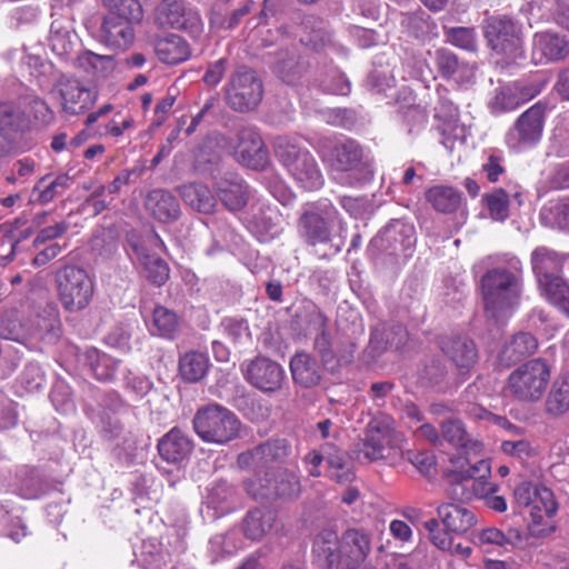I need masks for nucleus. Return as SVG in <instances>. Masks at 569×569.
Listing matches in <instances>:
<instances>
[{"mask_svg": "<svg viewBox=\"0 0 569 569\" xmlns=\"http://www.w3.org/2000/svg\"><path fill=\"white\" fill-rule=\"evenodd\" d=\"M522 288V268L519 260L488 270L481 277L487 317L499 321L509 316L520 303Z\"/></svg>", "mask_w": 569, "mask_h": 569, "instance_id": "obj_1", "label": "nucleus"}, {"mask_svg": "<svg viewBox=\"0 0 569 569\" xmlns=\"http://www.w3.org/2000/svg\"><path fill=\"white\" fill-rule=\"evenodd\" d=\"M405 437L395 428V421L388 416L372 419L358 446V458L369 462L386 460L396 463L403 457Z\"/></svg>", "mask_w": 569, "mask_h": 569, "instance_id": "obj_2", "label": "nucleus"}, {"mask_svg": "<svg viewBox=\"0 0 569 569\" xmlns=\"http://www.w3.org/2000/svg\"><path fill=\"white\" fill-rule=\"evenodd\" d=\"M438 518L422 523L428 538L440 550H451L452 535L463 536L477 525L476 513L456 502H442L437 507Z\"/></svg>", "mask_w": 569, "mask_h": 569, "instance_id": "obj_3", "label": "nucleus"}, {"mask_svg": "<svg viewBox=\"0 0 569 569\" xmlns=\"http://www.w3.org/2000/svg\"><path fill=\"white\" fill-rule=\"evenodd\" d=\"M192 425L198 437L208 443L226 445L240 436L241 421L228 408L213 403L197 410Z\"/></svg>", "mask_w": 569, "mask_h": 569, "instance_id": "obj_4", "label": "nucleus"}, {"mask_svg": "<svg viewBox=\"0 0 569 569\" xmlns=\"http://www.w3.org/2000/svg\"><path fill=\"white\" fill-rule=\"evenodd\" d=\"M551 377V365L543 358H535L518 366L508 377L507 391L520 402L539 401Z\"/></svg>", "mask_w": 569, "mask_h": 569, "instance_id": "obj_5", "label": "nucleus"}, {"mask_svg": "<svg viewBox=\"0 0 569 569\" xmlns=\"http://www.w3.org/2000/svg\"><path fill=\"white\" fill-rule=\"evenodd\" d=\"M274 151L279 161L302 189L311 191L323 186L320 168L308 150L280 138L276 143Z\"/></svg>", "mask_w": 569, "mask_h": 569, "instance_id": "obj_6", "label": "nucleus"}, {"mask_svg": "<svg viewBox=\"0 0 569 569\" xmlns=\"http://www.w3.org/2000/svg\"><path fill=\"white\" fill-rule=\"evenodd\" d=\"M343 229L339 212L329 199L307 203L298 220V230L301 238L309 246L327 243L331 239L335 224Z\"/></svg>", "mask_w": 569, "mask_h": 569, "instance_id": "obj_7", "label": "nucleus"}, {"mask_svg": "<svg viewBox=\"0 0 569 569\" xmlns=\"http://www.w3.org/2000/svg\"><path fill=\"white\" fill-rule=\"evenodd\" d=\"M326 158L331 170L342 174V184L353 187L372 178L370 164L363 160V150L356 140L346 139L333 143Z\"/></svg>", "mask_w": 569, "mask_h": 569, "instance_id": "obj_8", "label": "nucleus"}, {"mask_svg": "<svg viewBox=\"0 0 569 569\" xmlns=\"http://www.w3.org/2000/svg\"><path fill=\"white\" fill-rule=\"evenodd\" d=\"M244 489L254 500L291 499L301 490L299 477L287 468H270L244 481Z\"/></svg>", "mask_w": 569, "mask_h": 569, "instance_id": "obj_9", "label": "nucleus"}, {"mask_svg": "<svg viewBox=\"0 0 569 569\" xmlns=\"http://www.w3.org/2000/svg\"><path fill=\"white\" fill-rule=\"evenodd\" d=\"M56 283L61 306L69 312L86 309L93 297V281L83 268L66 266L57 271Z\"/></svg>", "mask_w": 569, "mask_h": 569, "instance_id": "obj_10", "label": "nucleus"}, {"mask_svg": "<svg viewBox=\"0 0 569 569\" xmlns=\"http://www.w3.org/2000/svg\"><path fill=\"white\" fill-rule=\"evenodd\" d=\"M263 97V83L260 77L247 67L237 68L224 86L226 103L234 111L254 110Z\"/></svg>", "mask_w": 569, "mask_h": 569, "instance_id": "obj_11", "label": "nucleus"}, {"mask_svg": "<svg viewBox=\"0 0 569 569\" xmlns=\"http://www.w3.org/2000/svg\"><path fill=\"white\" fill-rule=\"evenodd\" d=\"M485 38L489 47L506 58V63L522 58V41L519 28L507 17H490L483 27Z\"/></svg>", "mask_w": 569, "mask_h": 569, "instance_id": "obj_12", "label": "nucleus"}, {"mask_svg": "<svg viewBox=\"0 0 569 569\" xmlns=\"http://www.w3.org/2000/svg\"><path fill=\"white\" fill-rule=\"evenodd\" d=\"M83 24L99 42L112 49H127L134 39L133 23L116 16L92 14Z\"/></svg>", "mask_w": 569, "mask_h": 569, "instance_id": "obj_13", "label": "nucleus"}, {"mask_svg": "<svg viewBox=\"0 0 569 569\" xmlns=\"http://www.w3.org/2000/svg\"><path fill=\"white\" fill-rule=\"evenodd\" d=\"M156 22L162 28H172L199 38L203 32L200 13L183 0H162L156 10Z\"/></svg>", "mask_w": 569, "mask_h": 569, "instance_id": "obj_14", "label": "nucleus"}, {"mask_svg": "<svg viewBox=\"0 0 569 569\" xmlns=\"http://www.w3.org/2000/svg\"><path fill=\"white\" fill-rule=\"evenodd\" d=\"M417 242L412 223L401 219L391 220L372 240L371 247L389 256L409 257Z\"/></svg>", "mask_w": 569, "mask_h": 569, "instance_id": "obj_15", "label": "nucleus"}, {"mask_svg": "<svg viewBox=\"0 0 569 569\" xmlns=\"http://www.w3.org/2000/svg\"><path fill=\"white\" fill-rule=\"evenodd\" d=\"M243 377L248 383L263 393L279 391L286 380L283 368L267 357H256L242 365Z\"/></svg>", "mask_w": 569, "mask_h": 569, "instance_id": "obj_16", "label": "nucleus"}, {"mask_svg": "<svg viewBox=\"0 0 569 569\" xmlns=\"http://www.w3.org/2000/svg\"><path fill=\"white\" fill-rule=\"evenodd\" d=\"M530 507L531 520L528 523L530 536L543 538L555 532L556 526L551 518L558 510V503L553 492L547 487L540 486L536 490V497Z\"/></svg>", "mask_w": 569, "mask_h": 569, "instance_id": "obj_17", "label": "nucleus"}, {"mask_svg": "<svg viewBox=\"0 0 569 569\" xmlns=\"http://www.w3.org/2000/svg\"><path fill=\"white\" fill-rule=\"evenodd\" d=\"M237 138L238 161L251 169H263L269 162V151L257 128L242 126L237 131Z\"/></svg>", "mask_w": 569, "mask_h": 569, "instance_id": "obj_18", "label": "nucleus"}, {"mask_svg": "<svg viewBox=\"0 0 569 569\" xmlns=\"http://www.w3.org/2000/svg\"><path fill=\"white\" fill-rule=\"evenodd\" d=\"M545 114V104L537 102L531 106L515 122L513 128L508 133V142L512 147L536 143L542 134Z\"/></svg>", "mask_w": 569, "mask_h": 569, "instance_id": "obj_19", "label": "nucleus"}, {"mask_svg": "<svg viewBox=\"0 0 569 569\" xmlns=\"http://www.w3.org/2000/svg\"><path fill=\"white\" fill-rule=\"evenodd\" d=\"M32 128V119L16 101L0 102V138L8 143L20 140Z\"/></svg>", "mask_w": 569, "mask_h": 569, "instance_id": "obj_20", "label": "nucleus"}, {"mask_svg": "<svg viewBox=\"0 0 569 569\" xmlns=\"http://www.w3.org/2000/svg\"><path fill=\"white\" fill-rule=\"evenodd\" d=\"M343 569H359L371 551L372 535L362 528H350L340 537Z\"/></svg>", "mask_w": 569, "mask_h": 569, "instance_id": "obj_21", "label": "nucleus"}, {"mask_svg": "<svg viewBox=\"0 0 569 569\" xmlns=\"http://www.w3.org/2000/svg\"><path fill=\"white\" fill-rule=\"evenodd\" d=\"M340 537L335 530L323 529L312 542V563L320 569H343Z\"/></svg>", "mask_w": 569, "mask_h": 569, "instance_id": "obj_22", "label": "nucleus"}, {"mask_svg": "<svg viewBox=\"0 0 569 569\" xmlns=\"http://www.w3.org/2000/svg\"><path fill=\"white\" fill-rule=\"evenodd\" d=\"M442 353L461 372L467 373L476 365L478 350L466 336H443L439 341Z\"/></svg>", "mask_w": 569, "mask_h": 569, "instance_id": "obj_23", "label": "nucleus"}, {"mask_svg": "<svg viewBox=\"0 0 569 569\" xmlns=\"http://www.w3.org/2000/svg\"><path fill=\"white\" fill-rule=\"evenodd\" d=\"M157 449L166 462L180 466L190 458L194 443L187 432L173 427L158 440Z\"/></svg>", "mask_w": 569, "mask_h": 569, "instance_id": "obj_24", "label": "nucleus"}, {"mask_svg": "<svg viewBox=\"0 0 569 569\" xmlns=\"http://www.w3.org/2000/svg\"><path fill=\"white\" fill-rule=\"evenodd\" d=\"M62 99V108L70 114H78L88 109L94 101L96 94L83 87L77 79L61 76L58 81Z\"/></svg>", "mask_w": 569, "mask_h": 569, "instance_id": "obj_25", "label": "nucleus"}, {"mask_svg": "<svg viewBox=\"0 0 569 569\" xmlns=\"http://www.w3.org/2000/svg\"><path fill=\"white\" fill-rule=\"evenodd\" d=\"M308 69L307 61L296 48L280 49L274 54L272 71L287 84H297Z\"/></svg>", "mask_w": 569, "mask_h": 569, "instance_id": "obj_26", "label": "nucleus"}, {"mask_svg": "<svg viewBox=\"0 0 569 569\" xmlns=\"http://www.w3.org/2000/svg\"><path fill=\"white\" fill-rule=\"evenodd\" d=\"M438 72L445 79H455L458 83H468L475 78V67L459 60L456 53L447 48H439L433 53Z\"/></svg>", "mask_w": 569, "mask_h": 569, "instance_id": "obj_27", "label": "nucleus"}, {"mask_svg": "<svg viewBox=\"0 0 569 569\" xmlns=\"http://www.w3.org/2000/svg\"><path fill=\"white\" fill-rule=\"evenodd\" d=\"M147 212L162 223L176 221L180 217V206L173 194L164 189L149 191L144 199Z\"/></svg>", "mask_w": 569, "mask_h": 569, "instance_id": "obj_28", "label": "nucleus"}, {"mask_svg": "<svg viewBox=\"0 0 569 569\" xmlns=\"http://www.w3.org/2000/svg\"><path fill=\"white\" fill-rule=\"evenodd\" d=\"M290 371L295 383L302 388L318 386L322 371L316 358L306 351L297 352L290 360Z\"/></svg>", "mask_w": 569, "mask_h": 569, "instance_id": "obj_29", "label": "nucleus"}, {"mask_svg": "<svg viewBox=\"0 0 569 569\" xmlns=\"http://www.w3.org/2000/svg\"><path fill=\"white\" fill-rule=\"evenodd\" d=\"M447 496L457 502H467L479 498L486 489V481L469 479L468 476H465V471H450L447 473Z\"/></svg>", "mask_w": 569, "mask_h": 569, "instance_id": "obj_30", "label": "nucleus"}, {"mask_svg": "<svg viewBox=\"0 0 569 569\" xmlns=\"http://www.w3.org/2000/svg\"><path fill=\"white\" fill-rule=\"evenodd\" d=\"M569 254H560L547 247H538L531 253L532 271L537 281H545L560 276L565 260Z\"/></svg>", "mask_w": 569, "mask_h": 569, "instance_id": "obj_31", "label": "nucleus"}, {"mask_svg": "<svg viewBox=\"0 0 569 569\" xmlns=\"http://www.w3.org/2000/svg\"><path fill=\"white\" fill-rule=\"evenodd\" d=\"M217 196L228 210L238 211L247 204L249 189L237 176L223 177L217 181Z\"/></svg>", "mask_w": 569, "mask_h": 569, "instance_id": "obj_32", "label": "nucleus"}, {"mask_svg": "<svg viewBox=\"0 0 569 569\" xmlns=\"http://www.w3.org/2000/svg\"><path fill=\"white\" fill-rule=\"evenodd\" d=\"M538 348V341L529 332L516 333L499 352L498 360L503 367L520 361L522 358L532 355Z\"/></svg>", "mask_w": 569, "mask_h": 569, "instance_id": "obj_33", "label": "nucleus"}, {"mask_svg": "<svg viewBox=\"0 0 569 569\" xmlns=\"http://www.w3.org/2000/svg\"><path fill=\"white\" fill-rule=\"evenodd\" d=\"M545 413L559 418L569 411V372L559 375L551 383L543 403Z\"/></svg>", "mask_w": 569, "mask_h": 569, "instance_id": "obj_34", "label": "nucleus"}, {"mask_svg": "<svg viewBox=\"0 0 569 569\" xmlns=\"http://www.w3.org/2000/svg\"><path fill=\"white\" fill-rule=\"evenodd\" d=\"M153 47L159 60L167 64H178L190 57L188 42L174 33L157 38Z\"/></svg>", "mask_w": 569, "mask_h": 569, "instance_id": "obj_35", "label": "nucleus"}, {"mask_svg": "<svg viewBox=\"0 0 569 569\" xmlns=\"http://www.w3.org/2000/svg\"><path fill=\"white\" fill-rule=\"evenodd\" d=\"M408 338L406 328L400 323H381L376 327L370 337L373 349L382 352L389 348L400 349Z\"/></svg>", "mask_w": 569, "mask_h": 569, "instance_id": "obj_36", "label": "nucleus"}, {"mask_svg": "<svg viewBox=\"0 0 569 569\" xmlns=\"http://www.w3.org/2000/svg\"><path fill=\"white\" fill-rule=\"evenodd\" d=\"M71 184L72 178L67 173L58 174L54 178L48 173L37 181L32 189V197L40 204H47L62 196Z\"/></svg>", "mask_w": 569, "mask_h": 569, "instance_id": "obj_37", "label": "nucleus"}, {"mask_svg": "<svg viewBox=\"0 0 569 569\" xmlns=\"http://www.w3.org/2000/svg\"><path fill=\"white\" fill-rule=\"evenodd\" d=\"M186 204L202 213H212L216 207V198L211 190L203 183L190 182L177 188Z\"/></svg>", "mask_w": 569, "mask_h": 569, "instance_id": "obj_38", "label": "nucleus"}, {"mask_svg": "<svg viewBox=\"0 0 569 569\" xmlns=\"http://www.w3.org/2000/svg\"><path fill=\"white\" fill-rule=\"evenodd\" d=\"M236 489L226 480L214 481L206 495V506L216 511V517L223 516L234 508Z\"/></svg>", "mask_w": 569, "mask_h": 569, "instance_id": "obj_39", "label": "nucleus"}, {"mask_svg": "<svg viewBox=\"0 0 569 569\" xmlns=\"http://www.w3.org/2000/svg\"><path fill=\"white\" fill-rule=\"evenodd\" d=\"M132 249L143 267L146 278L157 287L163 286L169 279L168 263L159 257L149 254L141 243H133Z\"/></svg>", "mask_w": 569, "mask_h": 569, "instance_id": "obj_40", "label": "nucleus"}, {"mask_svg": "<svg viewBox=\"0 0 569 569\" xmlns=\"http://www.w3.org/2000/svg\"><path fill=\"white\" fill-rule=\"evenodd\" d=\"M276 516L266 508L249 510L242 520V532L250 540H261L272 528Z\"/></svg>", "mask_w": 569, "mask_h": 569, "instance_id": "obj_41", "label": "nucleus"}, {"mask_svg": "<svg viewBox=\"0 0 569 569\" xmlns=\"http://www.w3.org/2000/svg\"><path fill=\"white\" fill-rule=\"evenodd\" d=\"M81 361L99 381L113 379L118 362L96 348H89L81 355Z\"/></svg>", "mask_w": 569, "mask_h": 569, "instance_id": "obj_42", "label": "nucleus"}, {"mask_svg": "<svg viewBox=\"0 0 569 569\" xmlns=\"http://www.w3.org/2000/svg\"><path fill=\"white\" fill-rule=\"evenodd\" d=\"M210 361L206 353L200 351L186 352L179 359V373L186 382H198L207 375Z\"/></svg>", "mask_w": 569, "mask_h": 569, "instance_id": "obj_43", "label": "nucleus"}, {"mask_svg": "<svg viewBox=\"0 0 569 569\" xmlns=\"http://www.w3.org/2000/svg\"><path fill=\"white\" fill-rule=\"evenodd\" d=\"M427 201L442 213L455 212L461 204V193L448 186H435L426 192Z\"/></svg>", "mask_w": 569, "mask_h": 569, "instance_id": "obj_44", "label": "nucleus"}, {"mask_svg": "<svg viewBox=\"0 0 569 569\" xmlns=\"http://www.w3.org/2000/svg\"><path fill=\"white\" fill-rule=\"evenodd\" d=\"M18 479L20 495L26 499L39 498L49 489L42 472L36 468H21L18 472Z\"/></svg>", "mask_w": 569, "mask_h": 569, "instance_id": "obj_45", "label": "nucleus"}, {"mask_svg": "<svg viewBox=\"0 0 569 569\" xmlns=\"http://www.w3.org/2000/svg\"><path fill=\"white\" fill-rule=\"evenodd\" d=\"M442 442L447 441L455 448H463L467 451H478L481 447L479 441L469 439L463 423L459 419H447L441 423Z\"/></svg>", "mask_w": 569, "mask_h": 569, "instance_id": "obj_46", "label": "nucleus"}, {"mask_svg": "<svg viewBox=\"0 0 569 569\" xmlns=\"http://www.w3.org/2000/svg\"><path fill=\"white\" fill-rule=\"evenodd\" d=\"M542 295L550 303L556 306L565 315L569 316V287L560 277H553L538 282Z\"/></svg>", "mask_w": 569, "mask_h": 569, "instance_id": "obj_47", "label": "nucleus"}, {"mask_svg": "<svg viewBox=\"0 0 569 569\" xmlns=\"http://www.w3.org/2000/svg\"><path fill=\"white\" fill-rule=\"evenodd\" d=\"M289 452L290 445L286 439H274L254 447L249 455L257 462L268 463L283 461Z\"/></svg>", "mask_w": 569, "mask_h": 569, "instance_id": "obj_48", "label": "nucleus"}, {"mask_svg": "<svg viewBox=\"0 0 569 569\" xmlns=\"http://www.w3.org/2000/svg\"><path fill=\"white\" fill-rule=\"evenodd\" d=\"M536 46L551 61L562 60L569 54V42L556 33L543 32L537 34Z\"/></svg>", "mask_w": 569, "mask_h": 569, "instance_id": "obj_49", "label": "nucleus"}, {"mask_svg": "<svg viewBox=\"0 0 569 569\" xmlns=\"http://www.w3.org/2000/svg\"><path fill=\"white\" fill-rule=\"evenodd\" d=\"M179 320L172 310L157 306L152 312L151 332L164 338H173L178 331Z\"/></svg>", "mask_w": 569, "mask_h": 569, "instance_id": "obj_50", "label": "nucleus"}, {"mask_svg": "<svg viewBox=\"0 0 569 569\" xmlns=\"http://www.w3.org/2000/svg\"><path fill=\"white\" fill-rule=\"evenodd\" d=\"M108 14L116 16L132 23L140 22L143 9L139 0H102Z\"/></svg>", "mask_w": 569, "mask_h": 569, "instance_id": "obj_51", "label": "nucleus"}, {"mask_svg": "<svg viewBox=\"0 0 569 569\" xmlns=\"http://www.w3.org/2000/svg\"><path fill=\"white\" fill-rule=\"evenodd\" d=\"M58 325L57 315L52 310H43L29 319L26 329L29 332V339L32 337L43 338L53 332Z\"/></svg>", "mask_w": 569, "mask_h": 569, "instance_id": "obj_52", "label": "nucleus"}, {"mask_svg": "<svg viewBox=\"0 0 569 569\" xmlns=\"http://www.w3.org/2000/svg\"><path fill=\"white\" fill-rule=\"evenodd\" d=\"M252 1L246 2L240 8L227 14L218 9L212 10L210 26L217 30H229L236 28L241 19L251 11Z\"/></svg>", "mask_w": 569, "mask_h": 569, "instance_id": "obj_53", "label": "nucleus"}, {"mask_svg": "<svg viewBox=\"0 0 569 569\" xmlns=\"http://www.w3.org/2000/svg\"><path fill=\"white\" fill-rule=\"evenodd\" d=\"M541 218L548 226L569 232V197L542 210Z\"/></svg>", "mask_w": 569, "mask_h": 569, "instance_id": "obj_54", "label": "nucleus"}, {"mask_svg": "<svg viewBox=\"0 0 569 569\" xmlns=\"http://www.w3.org/2000/svg\"><path fill=\"white\" fill-rule=\"evenodd\" d=\"M48 40L51 50L61 58H67L74 47L71 32L68 29L58 26L56 22L51 24Z\"/></svg>", "mask_w": 569, "mask_h": 569, "instance_id": "obj_55", "label": "nucleus"}, {"mask_svg": "<svg viewBox=\"0 0 569 569\" xmlns=\"http://www.w3.org/2000/svg\"><path fill=\"white\" fill-rule=\"evenodd\" d=\"M447 41L467 51L477 50V36L473 28L452 27L445 29Z\"/></svg>", "mask_w": 569, "mask_h": 569, "instance_id": "obj_56", "label": "nucleus"}, {"mask_svg": "<svg viewBox=\"0 0 569 569\" xmlns=\"http://www.w3.org/2000/svg\"><path fill=\"white\" fill-rule=\"evenodd\" d=\"M490 217L496 221H503L509 217V196L499 188L485 196Z\"/></svg>", "mask_w": 569, "mask_h": 569, "instance_id": "obj_57", "label": "nucleus"}, {"mask_svg": "<svg viewBox=\"0 0 569 569\" xmlns=\"http://www.w3.org/2000/svg\"><path fill=\"white\" fill-rule=\"evenodd\" d=\"M517 92V88H512L510 84L497 89L495 97L489 102L491 111L500 113L518 108L520 102Z\"/></svg>", "mask_w": 569, "mask_h": 569, "instance_id": "obj_58", "label": "nucleus"}, {"mask_svg": "<svg viewBox=\"0 0 569 569\" xmlns=\"http://www.w3.org/2000/svg\"><path fill=\"white\" fill-rule=\"evenodd\" d=\"M221 326L234 343H246L251 339L249 325L243 318H224Z\"/></svg>", "mask_w": 569, "mask_h": 569, "instance_id": "obj_59", "label": "nucleus"}, {"mask_svg": "<svg viewBox=\"0 0 569 569\" xmlns=\"http://www.w3.org/2000/svg\"><path fill=\"white\" fill-rule=\"evenodd\" d=\"M321 87L326 92L341 96H347L351 90L349 80L341 71L335 68L328 71L321 81Z\"/></svg>", "mask_w": 569, "mask_h": 569, "instance_id": "obj_60", "label": "nucleus"}, {"mask_svg": "<svg viewBox=\"0 0 569 569\" xmlns=\"http://www.w3.org/2000/svg\"><path fill=\"white\" fill-rule=\"evenodd\" d=\"M0 337L7 340L24 342L29 339L26 323L18 319L3 318L0 320Z\"/></svg>", "mask_w": 569, "mask_h": 569, "instance_id": "obj_61", "label": "nucleus"}, {"mask_svg": "<svg viewBox=\"0 0 569 569\" xmlns=\"http://www.w3.org/2000/svg\"><path fill=\"white\" fill-rule=\"evenodd\" d=\"M79 67L83 68L87 72L96 74L99 70L106 68V64H111L112 59L110 56L97 54L92 51H86L78 57Z\"/></svg>", "mask_w": 569, "mask_h": 569, "instance_id": "obj_62", "label": "nucleus"}, {"mask_svg": "<svg viewBox=\"0 0 569 569\" xmlns=\"http://www.w3.org/2000/svg\"><path fill=\"white\" fill-rule=\"evenodd\" d=\"M313 349L318 352L325 366L330 365L336 359L328 329L316 333L313 338Z\"/></svg>", "mask_w": 569, "mask_h": 569, "instance_id": "obj_63", "label": "nucleus"}, {"mask_svg": "<svg viewBox=\"0 0 569 569\" xmlns=\"http://www.w3.org/2000/svg\"><path fill=\"white\" fill-rule=\"evenodd\" d=\"M28 107L32 122L48 124L53 120V112L44 100L34 97L29 100Z\"/></svg>", "mask_w": 569, "mask_h": 569, "instance_id": "obj_64", "label": "nucleus"}]
</instances>
